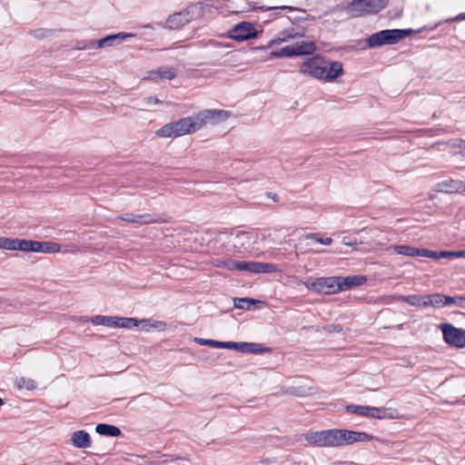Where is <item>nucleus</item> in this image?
<instances>
[{"instance_id":"nucleus-1","label":"nucleus","mask_w":465,"mask_h":465,"mask_svg":"<svg viewBox=\"0 0 465 465\" xmlns=\"http://www.w3.org/2000/svg\"><path fill=\"white\" fill-rule=\"evenodd\" d=\"M300 73L313 78L331 82L343 73L342 64L338 61H327L320 55H315L300 66Z\"/></svg>"},{"instance_id":"nucleus-2","label":"nucleus","mask_w":465,"mask_h":465,"mask_svg":"<svg viewBox=\"0 0 465 465\" xmlns=\"http://www.w3.org/2000/svg\"><path fill=\"white\" fill-rule=\"evenodd\" d=\"M198 130L199 128L197 125V122L193 114L188 117L181 118L178 121L164 124L156 132V134L159 137L163 138L179 137L185 134H193Z\"/></svg>"},{"instance_id":"nucleus-3","label":"nucleus","mask_w":465,"mask_h":465,"mask_svg":"<svg viewBox=\"0 0 465 465\" xmlns=\"http://www.w3.org/2000/svg\"><path fill=\"white\" fill-rule=\"evenodd\" d=\"M388 4V0H351L346 6V12L354 17L379 13Z\"/></svg>"},{"instance_id":"nucleus-4","label":"nucleus","mask_w":465,"mask_h":465,"mask_svg":"<svg viewBox=\"0 0 465 465\" xmlns=\"http://www.w3.org/2000/svg\"><path fill=\"white\" fill-rule=\"evenodd\" d=\"M409 30L387 29L372 34L367 39L369 47H378L384 45H394L408 36Z\"/></svg>"},{"instance_id":"nucleus-5","label":"nucleus","mask_w":465,"mask_h":465,"mask_svg":"<svg viewBox=\"0 0 465 465\" xmlns=\"http://www.w3.org/2000/svg\"><path fill=\"white\" fill-rule=\"evenodd\" d=\"M217 266H223L229 270L246 271L253 273L272 272L276 271V266L274 264L260 262H237L228 260L218 262Z\"/></svg>"},{"instance_id":"nucleus-6","label":"nucleus","mask_w":465,"mask_h":465,"mask_svg":"<svg viewBox=\"0 0 465 465\" xmlns=\"http://www.w3.org/2000/svg\"><path fill=\"white\" fill-rule=\"evenodd\" d=\"M202 14V6L200 4L189 5L183 10L171 15L166 20V26L170 29H178L196 19Z\"/></svg>"},{"instance_id":"nucleus-7","label":"nucleus","mask_w":465,"mask_h":465,"mask_svg":"<svg viewBox=\"0 0 465 465\" xmlns=\"http://www.w3.org/2000/svg\"><path fill=\"white\" fill-rule=\"evenodd\" d=\"M308 290L322 293H337L339 292L338 276L320 277L317 279L309 278L304 282Z\"/></svg>"},{"instance_id":"nucleus-8","label":"nucleus","mask_w":465,"mask_h":465,"mask_svg":"<svg viewBox=\"0 0 465 465\" xmlns=\"http://www.w3.org/2000/svg\"><path fill=\"white\" fill-rule=\"evenodd\" d=\"M304 440L311 445L320 448H335V429L308 431Z\"/></svg>"},{"instance_id":"nucleus-9","label":"nucleus","mask_w":465,"mask_h":465,"mask_svg":"<svg viewBox=\"0 0 465 465\" xmlns=\"http://www.w3.org/2000/svg\"><path fill=\"white\" fill-rule=\"evenodd\" d=\"M372 439L373 436L366 432L335 429V448L343 445H350L355 442L369 441Z\"/></svg>"},{"instance_id":"nucleus-10","label":"nucleus","mask_w":465,"mask_h":465,"mask_svg":"<svg viewBox=\"0 0 465 465\" xmlns=\"http://www.w3.org/2000/svg\"><path fill=\"white\" fill-rule=\"evenodd\" d=\"M440 329L446 343L458 349L465 347V330L457 328L450 323H441Z\"/></svg>"},{"instance_id":"nucleus-11","label":"nucleus","mask_w":465,"mask_h":465,"mask_svg":"<svg viewBox=\"0 0 465 465\" xmlns=\"http://www.w3.org/2000/svg\"><path fill=\"white\" fill-rule=\"evenodd\" d=\"M199 130L206 124H217L226 121L230 117V113L225 110L213 109L203 110L194 114Z\"/></svg>"},{"instance_id":"nucleus-12","label":"nucleus","mask_w":465,"mask_h":465,"mask_svg":"<svg viewBox=\"0 0 465 465\" xmlns=\"http://www.w3.org/2000/svg\"><path fill=\"white\" fill-rule=\"evenodd\" d=\"M230 38L241 42L257 37L258 32L249 22L235 25L228 33Z\"/></svg>"},{"instance_id":"nucleus-13","label":"nucleus","mask_w":465,"mask_h":465,"mask_svg":"<svg viewBox=\"0 0 465 465\" xmlns=\"http://www.w3.org/2000/svg\"><path fill=\"white\" fill-rule=\"evenodd\" d=\"M158 325L164 326L165 324L161 322L151 323L149 320L139 321L134 318L115 317V328L133 329L141 326V329L148 331L151 328H157Z\"/></svg>"},{"instance_id":"nucleus-14","label":"nucleus","mask_w":465,"mask_h":465,"mask_svg":"<svg viewBox=\"0 0 465 465\" xmlns=\"http://www.w3.org/2000/svg\"><path fill=\"white\" fill-rule=\"evenodd\" d=\"M61 245L54 242H39L25 240V252L40 253H56L61 252Z\"/></svg>"},{"instance_id":"nucleus-15","label":"nucleus","mask_w":465,"mask_h":465,"mask_svg":"<svg viewBox=\"0 0 465 465\" xmlns=\"http://www.w3.org/2000/svg\"><path fill=\"white\" fill-rule=\"evenodd\" d=\"M135 35L131 33H118L114 35H106L104 38H101L96 41V48H104V47H109L114 46L116 45H119L122 41L126 40L128 38L134 37Z\"/></svg>"},{"instance_id":"nucleus-16","label":"nucleus","mask_w":465,"mask_h":465,"mask_svg":"<svg viewBox=\"0 0 465 465\" xmlns=\"http://www.w3.org/2000/svg\"><path fill=\"white\" fill-rule=\"evenodd\" d=\"M176 70L173 67H160L147 73L144 80L158 82L161 80H173L176 77Z\"/></svg>"},{"instance_id":"nucleus-17","label":"nucleus","mask_w":465,"mask_h":465,"mask_svg":"<svg viewBox=\"0 0 465 465\" xmlns=\"http://www.w3.org/2000/svg\"><path fill=\"white\" fill-rule=\"evenodd\" d=\"M367 281L365 276L362 275H352L341 277L338 276L339 292L350 290L353 287L361 286Z\"/></svg>"},{"instance_id":"nucleus-18","label":"nucleus","mask_w":465,"mask_h":465,"mask_svg":"<svg viewBox=\"0 0 465 465\" xmlns=\"http://www.w3.org/2000/svg\"><path fill=\"white\" fill-rule=\"evenodd\" d=\"M70 441L74 447L78 449L89 448L92 443L89 433L84 430L73 432L71 435Z\"/></svg>"},{"instance_id":"nucleus-19","label":"nucleus","mask_w":465,"mask_h":465,"mask_svg":"<svg viewBox=\"0 0 465 465\" xmlns=\"http://www.w3.org/2000/svg\"><path fill=\"white\" fill-rule=\"evenodd\" d=\"M119 220L133 223H138V224H150L156 223L158 220L150 213H144V214H137L134 215L133 213H124L118 217Z\"/></svg>"},{"instance_id":"nucleus-20","label":"nucleus","mask_w":465,"mask_h":465,"mask_svg":"<svg viewBox=\"0 0 465 465\" xmlns=\"http://www.w3.org/2000/svg\"><path fill=\"white\" fill-rule=\"evenodd\" d=\"M0 249L25 252V239H13L0 236Z\"/></svg>"},{"instance_id":"nucleus-21","label":"nucleus","mask_w":465,"mask_h":465,"mask_svg":"<svg viewBox=\"0 0 465 465\" xmlns=\"http://www.w3.org/2000/svg\"><path fill=\"white\" fill-rule=\"evenodd\" d=\"M440 191L447 193H465V186L463 181L450 180L439 184Z\"/></svg>"},{"instance_id":"nucleus-22","label":"nucleus","mask_w":465,"mask_h":465,"mask_svg":"<svg viewBox=\"0 0 465 465\" xmlns=\"http://www.w3.org/2000/svg\"><path fill=\"white\" fill-rule=\"evenodd\" d=\"M371 418L376 419H399L400 415L396 409L392 408H376L372 407Z\"/></svg>"},{"instance_id":"nucleus-23","label":"nucleus","mask_w":465,"mask_h":465,"mask_svg":"<svg viewBox=\"0 0 465 465\" xmlns=\"http://www.w3.org/2000/svg\"><path fill=\"white\" fill-rule=\"evenodd\" d=\"M447 295L441 293H433L426 295V307L442 308L447 306Z\"/></svg>"},{"instance_id":"nucleus-24","label":"nucleus","mask_w":465,"mask_h":465,"mask_svg":"<svg viewBox=\"0 0 465 465\" xmlns=\"http://www.w3.org/2000/svg\"><path fill=\"white\" fill-rule=\"evenodd\" d=\"M95 431L100 435L109 437H118L122 433L118 427L105 423L97 424L95 427Z\"/></svg>"},{"instance_id":"nucleus-25","label":"nucleus","mask_w":465,"mask_h":465,"mask_svg":"<svg viewBox=\"0 0 465 465\" xmlns=\"http://www.w3.org/2000/svg\"><path fill=\"white\" fill-rule=\"evenodd\" d=\"M293 49L297 56L312 54L315 51L316 46L312 41H303L293 45Z\"/></svg>"},{"instance_id":"nucleus-26","label":"nucleus","mask_w":465,"mask_h":465,"mask_svg":"<svg viewBox=\"0 0 465 465\" xmlns=\"http://www.w3.org/2000/svg\"><path fill=\"white\" fill-rule=\"evenodd\" d=\"M396 298L411 306L426 307V295L412 294L408 296H399Z\"/></svg>"},{"instance_id":"nucleus-27","label":"nucleus","mask_w":465,"mask_h":465,"mask_svg":"<svg viewBox=\"0 0 465 465\" xmlns=\"http://www.w3.org/2000/svg\"><path fill=\"white\" fill-rule=\"evenodd\" d=\"M302 35L299 33L292 34L289 31H282L281 32L277 37L272 39L269 43L267 47H271L274 45H280L284 42H288L292 39H295L298 37H301Z\"/></svg>"},{"instance_id":"nucleus-28","label":"nucleus","mask_w":465,"mask_h":465,"mask_svg":"<svg viewBox=\"0 0 465 465\" xmlns=\"http://www.w3.org/2000/svg\"><path fill=\"white\" fill-rule=\"evenodd\" d=\"M393 251L400 255L407 257L420 256V248H414L410 245H394L392 246Z\"/></svg>"},{"instance_id":"nucleus-29","label":"nucleus","mask_w":465,"mask_h":465,"mask_svg":"<svg viewBox=\"0 0 465 465\" xmlns=\"http://www.w3.org/2000/svg\"><path fill=\"white\" fill-rule=\"evenodd\" d=\"M116 316L96 315L91 318V322L95 325H104L115 328Z\"/></svg>"},{"instance_id":"nucleus-30","label":"nucleus","mask_w":465,"mask_h":465,"mask_svg":"<svg viewBox=\"0 0 465 465\" xmlns=\"http://www.w3.org/2000/svg\"><path fill=\"white\" fill-rule=\"evenodd\" d=\"M243 352L242 353H254V354H262L264 352H268L270 351L269 348L263 347L262 344L254 343V342H243Z\"/></svg>"},{"instance_id":"nucleus-31","label":"nucleus","mask_w":465,"mask_h":465,"mask_svg":"<svg viewBox=\"0 0 465 465\" xmlns=\"http://www.w3.org/2000/svg\"><path fill=\"white\" fill-rule=\"evenodd\" d=\"M347 412L354 413L363 417H371L372 413V407L361 406V405H348L346 407Z\"/></svg>"},{"instance_id":"nucleus-32","label":"nucleus","mask_w":465,"mask_h":465,"mask_svg":"<svg viewBox=\"0 0 465 465\" xmlns=\"http://www.w3.org/2000/svg\"><path fill=\"white\" fill-rule=\"evenodd\" d=\"M372 233H373L372 231H365V230L357 232V234L360 235V237L357 238L358 245L364 244V245H368L370 247H373V245L375 244V241L372 238V235H371Z\"/></svg>"},{"instance_id":"nucleus-33","label":"nucleus","mask_w":465,"mask_h":465,"mask_svg":"<svg viewBox=\"0 0 465 465\" xmlns=\"http://www.w3.org/2000/svg\"><path fill=\"white\" fill-rule=\"evenodd\" d=\"M292 56H296L294 49H293V45H287L279 51H272L271 53V57H272V58L292 57Z\"/></svg>"},{"instance_id":"nucleus-34","label":"nucleus","mask_w":465,"mask_h":465,"mask_svg":"<svg viewBox=\"0 0 465 465\" xmlns=\"http://www.w3.org/2000/svg\"><path fill=\"white\" fill-rule=\"evenodd\" d=\"M221 349L234 350L238 352H243V342L222 341Z\"/></svg>"},{"instance_id":"nucleus-35","label":"nucleus","mask_w":465,"mask_h":465,"mask_svg":"<svg viewBox=\"0 0 465 465\" xmlns=\"http://www.w3.org/2000/svg\"><path fill=\"white\" fill-rule=\"evenodd\" d=\"M17 386L20 389L34 390L35 388V381L28 378H19L16 381Z\"/></svg>"},{"instance_id":"nucleus-36","label":"nucleus","mask_w":465,"mask_h":465,"mask_svg":"<svg viewBox=\"0 0 465 465\" xmlns=\"http://www.w3.org/2000/svg\"><path fill=\"white\" fill-rule=\"evenodd\" d=\"M304 237L323 245H331L332 243V239L331 237L322 238L318 233H308Z\"/></svg>"},{"instance_id":"nucleus-37","label":"nucleus","mask_w":465,"mask_h":465,"mask_svg":"<svg viewBox=\"0 0 465 465\" xmlns=\"http://www.w3.org/2000/svg\"><path fill=\"white\" fill-rule=\"evenodd\" d=\"M447 306L450 304H454L461 309H465V296H448L446 298Z\"/></svg>"},{"instance_id":"nucleus-38","label":"nucleus","mask_w":465,"mask_h":465,"mask_svg":"<svg viewBox=\"0 0 465 465\" xmlns=\"http://www.w3.org/2000/svg\"><path fill=\"white\" fill-rule=\"evenodd\" d=\"M194 342L200 345H208L213 348H220L222 341L211 340V339H203V338H194Z\"/></svg>"},{"instance_id":"nucleus-39","label":"nucleus","mask_w":465,"mask_h":465,"mask_svg":"<svg viewBox=\"0 0 465 465\" xmlns=\"http://www.w3.org/2000/svg\"><path fill=\"white\" fill-rule=\"evenodd\" d=\"M253 302V300H250L248 298H238L234 300L235 307L240 309H249L251 304Z\"/></svg>"},{"instance_id":"nucleus-40","label":"nucleus","mask_w":465,"mask_h":465,"mask_svg":"<svg viewBox=\"0 0 465 465\" xmlns=\"http://www.w3.org/2000/svg\"><path fill=\"white\" fill-rule=\"evenodd\" d=\"M96 47V41L88 40V41H81L75 44V48L77 50H85V49H93Z\"/></svg>"},{"instance_id":"nucleus-41","label":"nucleus","mask_w":465,"mask_h":465,"mask_svg":"<svg viewBox=\"0 0 465 465\" xmlns=\"http://www.w3.org/2000/svg\"><path fill=\"white\" fill-rule=\"evenodd\" d=\"M143 104L145 106V107H152L153 105H155V104H162L163 102L161 100H159L157 97L155 96H147V97H144L142 101Z\"/></svg>"},{"instance_id":"nucleus-42","label":"nucleus","mask_w":465,"mask_h":465,"mask_svg":"<svg viewBox=\"0 0 465 465\" xmlns=\"http://www.w3.org/2000/svg\"><path fill=\"white\" fill-rule=\"evenodd\" d=\"M420 256L431 258V259H440V252L431 251L428 249H420Z\"/></svg>"},{"instance_id":"nucleus-43","label":"nucleus","mask_w":465,"mask_h":465,"mask_svg":"<svg viewBox=\"0 0 465 465\" xmlns=\"http://www.w3.org/2000/svg\"><path fill=\"white\" fill-rule=\"evenodd\" d=\"M341 242L344 245L352 247L354 250L358 249L357 248V246H358V240H357V238L351 239L350 237H343L342 240H341Z\"/></svg>"},{"instance_id":"nucleus-44","label":"nucleus","mask_w":465,"mask_h":465,"mask_svg":"<svg viewBox=\"0 0 465 465\" xmlns=\"http://www.w3.org/2000/svg\"><path fill=\"white\" fill-rule=\"evenodd\" d=\"M50 31L43 28L35 30L32 34L36 38H44L49 35Z\"/></svg>"},{"instance_id":"nucleus-45","label":"nucleus","mask_w":465,"mask_h":465,"mask_svg":"<svg viewBox=\"0 0 465 465\" xmlns=\"http://www.w3.org/2000/svg\"><path fill=\"white\" fill-rule=\"evenodd\" d=\"M443 258H449V259L455 258V251H440V259H443Z\"/></svg>"},{"instance_id":"nucleus-46","label":"nucleus","mask_w":465,"mask_h":465,"mask_svg":"<svg viewBox=\"0 0 465 465\" xmlns=\"http://www.w3.org/2000/svg\"><path fill=\"white\" fill-rule=\"evenodd\" d=\"M199 45H203V46H207V45H218L219 44L214 41V40H209V41H202L199 43Z\"/></svg>"},{"instance_id":"nucleus-47","label":"nucleus","mask_w":465,"mask_h":465,"mask_svg":"<svg viewBox=\"0 0 465 465\" xmlns=\"http://www.w3.org/2000/svg\"><path fill=\"white\" fill-rule=\"evenodd\" d=\"M400 295H390V296H387L385 297L384 301L387 302V303H390V302H396V301H399L396 297H399Z\"/></svg>"},{"instance_id":"nucleus-48","label":"nucleus","mask_w":465,"mask_h":465,"mask_svg":"<svg viewBox=\"0 0 465 465\" xmlns=\"http://www.w3.org/2000/svg\"><path fill=\"white\" fill-rule=\"evenodd\" d=\"M269 9H271V10H284V9L292 10V8L288 5H282V6L270 7Z\"/></svg>"},{"instance_id":"nucleus-49","label":"nucleus","mask_w":465,"mask_h":465,"mask_svg":"<svg viewBox=\"0 0 465 465\" xmlns=\"http://www.w3.org/2000/svg\"><path fill=\"white\" fill-rule=\"evenodd\" d=\"M455 258H465V251H455Z\"/></svg>"},{"instance_id":"nucleus-50","label":"nucleus","mask_w":465,"mask_h":465,"mask_svg":"<svg viewBox=\"0 0 465 465\" xmlns=\"http://www.w3.org/2000/svg\"><path fill=\"white\" fill-rule=\"evenodd\" d=\"M267 196H268L269 198H271V199H272V201H274V202H278V200H279V197H278V195H277L276 193H267Z\"/></svg>"},{"instance_id":"nucleus-51","label":"nucleus","mask_w":465,"mask_h":465,"mask_svg":"<svg viewBox=\"0 0 465 465\" xmlns=\"http://www.w3.org/2000/svg\"><path fill=\"white\" fill-rule=\"evenodd\" d=\"M456 19L457 20L465 19V13L459 15Z\"/></svg>"},{"instance_id":"nucleus-52","label":"nucleus","mask_w":465,"mask_h":465,"mask_svg":"<svg viewBox=\"0 0 465 465\" xmlns=\"http://www.w3.org/2000/svg\"><path fill=\"white\" fill-rule=\"evenodd\" d=\"M76 251H77V249H76V248H74V249H72V250H70V251H68V250H64V252H75Z\"/></svg>"},{"instance_id":"nucleus-53","label":"nucleus","mask_w":465,"mask_h":465,"mask_svg":"<svg viewBox=\"0 0 465 465\" xmlns=\"http://www.w3.org/2000/svg\"><path fill=\"white\" fill-rule=\"evenodd\" d=\"M237 236H238V237H244V236H246V233H244V232H241V233H239Z\"/></svg>"},{"instance_id":"nucleus-54","label":"nucleus","mask_w":465,"mask_h":465,"mask_svg":"<svg viewBox=\"0 0 465 465\" xmlns=\"http://www.w3.org/2000/svg\"><path fill=\"white\" fill-rule=\"evenodd\" d=\"M181 459L182 458H180V457H176V458L173 459L172 460H181Z\"/></svg>"},{"instance_id":"nucleus-55","label":"nucleus","mask_w":465,"mask_h":465,"mask_svg":"<svg viewBox=\"0 0 465 465\" xmlns=\"http://www.w3.org/2000/svg\"><path fill=\"white\" fill-rule=\"evenodd\" d=\"M4 404L3 400L0 398V406Z\"/></svg>"},{"instance_id":"nucleus-56","label":"nucleus","mask_w":465,"mask_h":465,"mask_svg":"<svg viewBox=\"0 0 465 465\" xmlns=\"http://www.w3.org/2000/svg\"><path fill=\"white\" fill-rule=\"evenodd\" d=\"M464 186H465V182H464Z\"/></svg>"}]
</instances>
